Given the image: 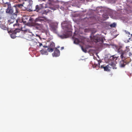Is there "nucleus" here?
Here are the masks:
<instances>
[{"label": "nucleus", "instance_id": "nucleus-1", "mask_svg": "<svg viewBox=\"0 0 132 132\" xmlns=\"http://www.w3.org/2000/svg\"><path fill=\"white\" fill-rule=\"evenodd\" d=\"M82 28L80 27L79 29L76 31L72 37L74 43L76 44H79L82 50Z\"/></svg>", "mask_w": 132, "mask_h": 132}, {"label": "nucleus", "instance_id": "nucleus-2", "mask_svg": "<svg viewBox=\"0 0 132 132\" xmlns=\"http://www.w3.org/2000/svg\"><path fill=\"white\" fill-rule=\"evenodd\" d=\"M61 25L62 26L64 27L63 29L67 31V33L66 34H63L62 35L59 34L58 36L62 39L67 38L71 34L70 31L72 28L71 23L70 22L65 21L62 23Z\"/></svg>", "mask_w": 132, "mask_h": 132}, {"label": "nucleus", "instance_id": "nucleus-3", "mask_svg": "<svg viewBox=\"0 0 132 132\" xmlns=\"http://www.w3.org/2000/svg\"><path fill=\"white\" fill-rule=\"evenodd\" d=\"M7 6V7L6 10V12L11 15V18L13 19H15L17 15V13L18 12V10L15 6L13 7L11 4L9 3L6 2L5 3Z\"/></svg>", "mask_w": 132, "mask_h": 132}, {"label": "nucleus", "instance_id": "nucleus-4", "mask_svg": "<svg viewBox=\"0 0 132 132\" xmlns=\"http://www.w3.org/2000/svg\"><path fill=\"white\" fill-rule=\"evenodd\" d=\"M32 26L38 30H41L44 29V26L43 24L36 23H34L32 24Z\"/></svg>", "mask_w": 132, "mask_h": 132}, {"label": "nucleus", "instance_id": "nucleus-5", "mask_svg": "<svg viewBox=\"0 0 132 132\" xmlns=\"http://www.w3.org/2000/svg\"><path fill=\"white\" fill-rule=\"evenodd\" d=\"M20 32V30L19 29H16L14 31H13L12 34L11 35V37L12 38H15L16 37L15 34L17 32Z\"/></svg>", "mask_w": 132, "mask_h": 132}, {"label": "nucleus", "instance_id": "nucleus-6", "mask_svg": "<svg viewBox=\"0 0 132 132\" xmlns=\"http://www.w3.org/2000/svg\"><path fill=\"white\" fill-rule=\"evenodd\" d=\"M60 55V52L59 50L57 48H55V50L54 53L52 54L53 56L55 57L59 56Z\"/></svg>", "mask_w": 132, "mask_h": 132}, {"label": "nucleus", "instance_id": "nucleus-7", "mask_svg": "<svg viewBox=\"0 0 132 132\" xmlns=\"http://www.w3.org/2000/svg\"><path fill=\"white\" fill-rule=\"evenodd\" d=\"M44 21V20L43 19V18L40 17H38L37 18H36L35 20V22H41Z\"/></svg>", "mask_w": 132, "mask_h": 132}, {"label": "nucleus", "instance_id": "nucleus-8", "mask_svg": "<svg viewBox=\"0 0 132 132\" xmlns=\"http://www.w3.org/2000/svg\"><path fill=\"white\" fill-rule=\"evenodd\" d=\"M35 8V10L37 12H38L39 13H41V12L40 11L42 9V7L41 5H36Z\"/></svg>", "mask_w": 132, "mask_h": 132}, {"label": "nucleus", "instance_id": "nucleus-9", "mask_svg": "<svg viewBox=\"0 0 132 132\" xmlns=\"http://www.w3.org/2000/svg\"><path fill=\"white\" fill-rule=\"evenodd\" d=\"M101 68H104V70L106 71H109L110 68H111L110 67H101Z\"/></svg>", "mask_w": 132, "mask_h": 132}, {"label": "nucleus", "instance_id": "nucleus-10", "mask_svg": "<svg viewBox=\"0 0 132 132\" xmlns=\"http://www.w3.org/2000/svg\"><path fill=\"white\" fill-rule=\"evenodd\" d=\"M41 53L43 55H47L48 54V52L46 50H42L40 51Z\"/></svg>", "mask_w": 132, "mask_h": 132}, {"label": "nucleus", "instance_id": "nucleus-11", "mask_svg": "<svg viewBox=\"0 0 132 132\" xmlns=\"http://www.w3.org/2000/svg\"><path fill=\"white\" fill-rule=\"evenodd\" d=\"M48 47L54 49L55 47L54 43L53 42H51L50 43V45Z\"/></svg>", "mask_w": 132, "mask_h": 132}, {"label": "nucleus", "instance_id": "nucleus-12", "mask_svg": "<svg viewBox=\"0 0 132 132\" xmlns=\"http://www.w3.org/2000/svg\"><path fill=\"white\" fill-rule=\"evenodd\" d=\"M76 22L77 24H81V25H82V19L81 18L80 19H77L76 20Z\"/></svg>", "mask_w": 132, "mask_h": 132}, {"label": "nucleus", "instance_id": "nucleus-13", "mask_svg": "<svg viewBox=\"0 0 132 132\" xmlns=\"http://www.w3.org/2000/svg\"><path fill=\"white\" fill-rule=\"evenodd\" d=\"M50 10H43L42 12V14L46 15L50 11Z\"/></svg>", "mask_w": 132, "mask_h": 132}, {"label": "nucleus", "instance_id": "nucleus-14", "mask_svg": "<svg viewBox=\"0 0 132 132\" xmlns=\"http://www.w3.org/2000/svg\"><path fill=\"white\" fill-rule=\"evenodd\" d=\"M116 63L115 62L111 61L109 63V65L111 66H114L116 65Z\"/></svg>", "mask_w": 132, "mask_h": 132}, {"label": "nucleus", "instance_id": "nucleus-15", "mask_svg": "<svg viewBox=\"0 0 132 132\" xmlns=\"http://www.w3.org/2000/svg\"><path fill=\"white\" fill-rule=\"evenodd\" d=\"M117 59V57L115 55H113L110 57V59L114 61L116 60Z\"/></svg>", "mask_w": 132, "mask_h": 132}, {"label": "nucleus", "instance_id": "nucleus-16", "mask_svg": "<svg viewBox=\"0 0 132 132\" xmlns=\"http://www.w3.org/2000/svg\"><path fill=\"white\" fill-rule=\"evenodd\" d=\"M54 50V49H52L49 47H48L47 50L49 52H52Z\"/></svg>", "mask_w": 132, "mask_h": 132}, {"label": "nucleus", "instance_id": "nucleus-17", "mask_svg": "<svg viewBox=\"0 0 132 132\" xmlns=\"http://www.w3.org/2000/svg\"><path fill=\"white\" fill-rule=\"evenodd\" d=\"M116 24L115 23H114L110 25V26L111 27H115L116 26Z\"/></svg>", "mask_w": 132, "mask_h": 132}, {"label": "nucleus", "instance_id": "nucleus-18", "mask_svg": "<svg viewBox=\"0 0 132 132\" xmlns=\"http://www.w3.org/2000/svg\"><path fill=\"white\" fill-rule=\"evenodd\" d=\"M22 6V5L21 4H18L17 5V6H15L17 7V8H18V9L19 10L18 7H21Z\"/></svg>", "mask_w": 132, "mask_h": 132}, {"label": "nucleus", "instance_id": "nucleus-19", "mask_svg": "<svg viewBox=\"0 0 132 132\" xmlns=\"http://www.w3.org/2000/svg\"><path fill=\"white\" fill-rule=\"evenodd\" d=\"M100 67H93V68H95L96 69H99V68H100Z\"/></svg>", "mask_w": 132, "mask_h": 132}, {"label": "nucleus", "instance_id": "nucleus-20", "mask_svg": "<svg viewBox=\"0 0 132 132\" xmlns=\"http://www.w3.org/2000/svg\"><path fill=\"white\" fill-rule=\"evenodd\" d=\"M104 17L106 19H108L109 18V17H108V15H105L104 16Z\"/></svg>", "mask_w": 132, "mask_h": 132}, {"label": "nucleus", "instance_id": "nucleus-21", "mask_svg": "<svg viewBox=\"0 0 132 132\" xmlns=\"http://www.w3.org/2000/svg\"><path fill=\"white\" fill-rule=\"evenodd\" d=\"M39 43V46L40 47L43 45L42 44V43Z\"/></svg>", "mask_w": 132, "mask_h": 132}, {"label": "nucleus", "instance_id": "nucleus-22", "mask_svg": "<svg viewBox=\"0 0 132 132\" xmlns=\"http://www.w3.org/2000/svg\"><path fill=\"white\" fill-rule=\"evenodd\" d=\"M88 29H85V30H84V31L85 32H88Z\"/></svg>", "mask_w": 132, "mask_h": 132}, {"label": "nucleus", "instance_id": "nucleus-23", "mask_svg": "<svg viewBox=\"0 0 132 132\" xmlns=\"http://www.w3.org/2000/svg\"><path fill=\"white\" fill-rule=\"evenodd\" d=\"M112 67V69H117V68L116 67V68L115 67L113 66V67Z\"/></svg>", "mask_w": 132, "mask_h": 132}, {"label": "nucleus", "instance_id": "nucleus-24", "mask_svg": "<svg viewBox=\"0 0 132 132\" xmlns=\"http://www.w3.org/2000/svg\"><path fill=\"white\" fill-rule=\"evenodd\" d=\"M2 28L4 30H6V28L5 27H4V28Z\"/></svg>", "mask_w": 132, "mask_h": 132}, {"label": "nucleus", "instance_id": "nucleus-25", "mask_svg": "<svg viewBox=\"0 0 132 132\" xmlns=\"http://www.w3.org/2000/svg\"><path fill=\"white\" fill-rule=\"evenodd\" d=\"M64 48L63 47H61V50H62Z\"/></svg>", "mask_w": 132, "mask_h": 132}, {"label": "nucleus", "instance_id": "nucleus-26", "mask_svg": "<svg viewBox=\"0 0 132 132\" xmlns=\"http://www.w3.org/2000/svg\"><path fill=\"white\" fill-rule=\"evenodd\" d=\"M123 54H121V57L122 58H123Z\"/></svg>", "mask_w": 132, "mask_h": 132}, {"label": "nucleus", "instance_id": "nucleus-27", "mask_svg": "<svg viewBox=\"0 0 132 132\" xmlns=\"http://www.w3.org/2000/svg\"><path fill=\"white\" fill-rule=\"evenodd\" d=\"M11 21V20H8V23H9Z\"/></svg>", "mask_w": 132, "mask_h": 132}, {"label": "nucleus", "instance_id": "nucleus-28", "mask_svg": "<svg viewBox=\"0 0 132 132\" xmlns=\"http://www.w3.org/2000/svg\"><path fill=\"white\" fill-rule=\"evenodd\" d=\"M125 32H126V33H127V34H130V33H129V32H127L126 31H125Z\"/></svg>", "mask_w": 132, "mask_h": 132}, {"label": "nucleus", "instance_id": "nucleus-29", "mask_svg": "<svg viewBox=\"0 0 132 132\" xmlns=\"http://www.w3.org/2000/svg\"><path fill=\"white\" fill-rule=\"evenodd\" d=\"M16 25V24H14L13 25L14 26L15 25Z\"/></svg>", "mask_w": 132, "mask_h": 132}, {"label": "nucleus", "instance_id": "nucleus-30", "mask_svg": "<svg viewBox=\"0 0 132 132\" xmlns=\"http://www.w3.org/2000/svg\"><path fill=\"white\" fill-rule=\"evenodd\" d=\"M43 47H47V46H44Z\"/></svg>", "mask_w": 132, "mask_h": 132}, {"label": "nucleus", "instance_id": "nucleus-31", "mask_svg": "<svg viewBox=\"0 0 132 132\" xmlns=\"http://www.w3.org/2000/svg\"><path fill=\"white\" fill-rule=\"evenodd\" d=\"M6 5H5V4H4V7H6Z\"/></svg>", "mask_w": 132, "mask_h": 132}, {"label": "nucleus", "instance_id": "nucleus-32", "mask_svg": "<svg viewBox=\"0 0 132 132\" xmlns=\"http://www.w3.org/2000/svg\"><path fill=\"white\" fill-rule=\"evenodd\" d=\"M97 41H98V39L97 38Z\"/></svg>", "mask_w": 132, "mask_h": 132}, {"label": "nucleus", "instance_id": "nucleus-33", "mask_svg": "<svg viewBox=\"0 0 132 132\" xmlns=\"http://www.w3.org/2000/svg\"><path fill=\"white\" fill-rule=\"evenodd\" d=\"M124 67L123 66H122V67Z\"/></svg>", "mask_w": 132, "mask_h": 132}]
</instances>
